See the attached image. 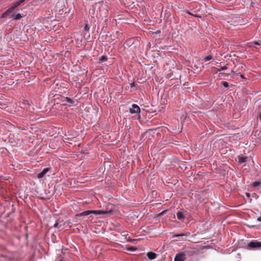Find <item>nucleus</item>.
<instances>
[{
	"label": "nucleus",
	"instance_id": "obj_1",
	"mask_svg": "<svg viewBox=\"0 0 261 261\" xmlns=\"http://www.w3.org/2000/svg\"><path fill=\"white\" fill-rule=\"evenodd\" d=\"M113 212V209L111 208L108 211L105 210H87L85 211L82 213H81L77 215L78 216H88L91 214H94L96 215H101V214H107L109 213H111Z\"/></svg>",
	"mask_w": 261,
	"mask_h": 261
},
{
	"label": "nucleus",
	"instance_id": "obj_2",
	"mask_svg": "<svg viewBox=\"0 0 261 261\" xmlns=\"http://www.w3.org/2000/svg\"><path fill=\"white\" fill-rule=\"evenodd\" d=\"M261 248V242L255 240L251 241L247 245V248L249 250H253Z\"/></svg>",
	"mask_w": 261,
	"mask_h": 261
},
{
	"label": "nucleus",
	"instance_id": "obj_3",
	"mask_svg": "<svg viewBox=\"0 0 261 261\" xmlns=\"http://www.w3.org/2000/svg\"><path fill=\"white\" fill-rule=\"evenodd\" d=\"M129 113L131 114L139 113H140V108L136 104H133L132 108H129Z\"/></svg>",
	"mask_w": 261,
	"mask_h": 261
},
{
	"label": "nucleus",
	"instance_id": "obj_4",
	"mask_svg": "<svg viewBox=\"0 0 261 261\" xmlns=\"http://www.w3.org/2000/svg\"><path fill=\"white\" fill-rule=\"evenodd\" d=\"M185 259V254L180 252L176 254L174 261H184Z\"/></svg>",
	"mask_w": 261,
	"mask_h": 261
},
{
	"label": "nucleus",
	"instance_id": "obj_5",
	"mask_svg": "<svg viewBox=\"0 0 261 261\" xmlns=\"http://www.w3.org/2000/svg\"><path fill=\"white\" fill-rule=\"evenodd\" d=\"M49 168H45L43 170L37 174V177L38 178H41L44 176V175L48 172Z\"/></svg>",
	"mask_w": 261,
	"mask_h": 261
},
{
	"label": "nucleus",
	"instance_id": "obj_6",
	"mask_svg": "<svg viewBox=\"0 0 261 261\" xmlns=\"http://www.w3.org/2000/svg\"><path fill=\"white\" fill-rule=\"evenodd\" d=\"M147 256L149 259H150V260H153L156 257L157 255L154 252L150 251L147 252Z\"/></svg>",
	"mask_w": 261,
	"mask_h": 261
},
{
	"label": "nucleus",
	"instance_id": "obj_7",
	"mask_svg": "<svg viewBox=\"0 0 261 261\" xmlns=\"http://www.w3.org/2000/svg\"><path fill=\"white\" fill-rule=\"evenodd\" d=\"M25 0H19L18 1L15 2L14 3L12 6L11 7L12 9H15L16 8L18 7L21 4H22L23 2H24Z\"/></svg>",
	"mask_w": 261,
	"mask_h": 261
},
{
	"label": "nucleus",
	"instance_id": "obj_8",
	"mask_svg": "<svg viewBox=\"0 0 261 261\" xmlns=\"http://www.w3.org/2000/svg\"><path fill=\"white\" fill-rule=\"evenodd\" d=\"M22 15L19 13H14L11 15V18L13 20H19L22 17Z\"/></svg>",
	"mask_w": 261,
	"mask_h": 261
},
{
	"label": "nucleus",
	"instance_id": "obj_9",
	"mask_svg": "<svg viewBox=\"0 0 261 261\" xmlns=\"http://www.w3.org/2000/svg\"><path fill=\"white\" fill-rule=\"evenodd\" d=\"M256 45H261V41L258 40L256 41H253L252 42V44L250 45V47H254L255 48L258 49Z\"/></svg>",
	"mask_w": 261,
	"mask_h": 261
},
{
	"label": "nucleus",
	"instance_id": "obj_10",
	"mask_svg": "<svg viewBox=\"0 0 261 261\" xmlns=\"http://www.w3.org/2000/svg\"><path fill=\"white\" fill-rule=\"evenodd\" d=\"M177 218L178 220H180L184 218V214L182 212L178 211L176 214Z\"/></svg>",
	"mask_w": 261,
	"mask_h": 261
},
{
	"label": "nucleus",
	"instance_id": "obj_11",
	"mask_svg": "<svg viewBox=\"0 0 261 261\" xmlns=\"http://www.w3.org/2000/svg\"><path fill=\"white\" fill-rule=\"evenodd\" d=\"M247 158H248L247 156H241V157L239 156L238 158L239 163L240 164H242L243 163L246 162Z\"/></svg>",
	"mask_w": 261,
	"mask_h": 261
},
{
	"label": "nucleus",
	"instance_id": "obj_12",
	"mask_svg": "<svg viewBox=\"0 0 261 261\" xmlns=\"http://www.w3.org/2000/svg\"><path fill=\"white\" fill-rule=\"evenodd\" d=\"M65 101L70 104L69 106L73 105L74 101L68 97H66L65 99Z\"/></svg>",
	"mask_w": 261,
	"mask_h": 261
},
{
	"label": "nucleus",
	"instance_id": "obj_13",
	"mask_svg": "<svg viewBox=\"0 0 261 261\" xmlns=\"http://www.w3.org/2000/svg\"><path fill=\"white\" fill-rule=\"evenodd\" d=\"M108 60V58L106 56H102L99 58V62L103 63Z\"/></svg>",
	"mask_w": 261,
	"mask_h": 261
},
{
	"label": "nucleus",
	"instance_id": "obj_14",
	"mask_svg": "<svg viewBox=\"0 0 261 261\" xmlns=\"http://www.w3.org/2000/svg\"><path fill=\"white\" fill-rule=\"evenodd\" d=\"M261 184V182L259 181H256L252 183V186L254 188L259 186Z\"/></svg>",
	"mask_w": 261,
	"mask_h": 261
},
{
	"label": "nucleus",
	"instance_id": "obj_15",
	"mask_svg": "<svg viewBox=\"0 0 261 261\" xmlns=\"http://www.w3.org/2000/svg\"><path fill=\"white\" fill-rule=\"evenodd\" d=\"M212 58H213L212 56L208 55V56H205L203 60L204 61V62H207V61L211 60Z\"/></svg>",
	"mask_w": 261,
	"mask_h": 261
},
{
	"label": "nucleus",
	"instance_id": "obj_16",
	"mask_svg": "<svg viewBox=\"0 0 261 261\" xmlns=\"http://www.w3.org/2000/svg\"><path fill=\"white\" fill-rule=\"evenodd\" d=\"M186 252L190 255H192L195 253V251L193 249H190V250H187Z\"/></svg>",
	"mask_w": 261,
	"mask_h": 261
},
{
	"label": "nucleus",
	"instance_id": "obj_17",
	"mask_svg": "<svg viewBox=\"0 0 261 261\" xmlns=\"http://www.w3.org/2000/svg\"><path fill=\"white\" fill-rule=\"evenodd\" d=\"M137 250V248L134 246H130L127 248V250L129 251H134Z\"/></svg>",
	"mask_w": 261,
	"mask_h": 261
},
{
	"label": "nucleus",
	"instance_id": "obj_18",
	"mask_svg": "<svg viewBox=\"0 0 261 261\" xmlns=\"http://www.w3.org/2000/svg\"><path fill=\"white\" fill-rule=\"evenodd\" d=\"M221 83L225 88H228L229 86L228 83L226 82L222 81Z\"/></svg>",
	"mask_w": 261,
	"mask_h": 261
},
{
	"label": "nucleus",
	"instance_id": "obj_19",
	"mask_svg": "<svg viewBox=\"0 0 261 261\" xmlns=\"http://www.w3.org/2000/svg\"><path fill=\"white\" fill-rule=\"evenodd\" d=\"M90 30V27L88 24H85L84 26V31L85 32H88Z\"/></svg>",
	"mask_w": 261,
	"mask_h": 261
},
{
	"label": "nucleus",
	"instance_id": "obj_20",
	"mask_svg": "<svg viewBox=\"0 0 261 261\" xmlns=\"http://www.w3.org/2000/svg\"><path fill=\"white\" fill-rule=\"evenodd\" d=\"M14 9H12V8L11 7V8H10L9 9H8L6 12V13L8 14V15H9L10 13H11L13 10Z\"/></svg>",
	"mask_w": 261,
	"mask_h": 261
},
{
	"label": "nucleus",
	"instance_id": "obj_21",
	"mask_svg": "<svg viewBox=\"0 0 261 261\" xmlns=\"http://www.w3.org/2000/svg\"><path fill=\"white\" fill-rule=\"evenodd\" d=\"M192 16L195 17H198V18H200L201 16L198 14H192Z\"/></svg>",
	"mask_w": 261,
	"mask_h": 261
},
{
	"label": "nucleus",
	"instance_id": "obj_22",
	"mask_svg": "<svg viewBox=\"0 0 261 261\" xmlns=\"http://www.w3.org/2000/svg\"><path fill=\"white\" fill-rule=\"evenodd\" d=\"M185 234H183V233H180V234H176L175 236V237H181V236H184Z\"/></svg>",
	"mask_w": 261,
	"mask_h": 261
},
{
	"label": "nucleus",
	"instance_id": "obj_23",
	"mask_svg": "<svg viewBox=\"0 0 261 261\" xmlns=\"http://www.w3.org/2000/svg\"><path fill=\"white\" fill-rule=\"evenodd\" d=\"M257 118L259 119L261 121V111L259 113Z\"/></svg>",
	"mask_w": 261,
	"mask_h": 261
},
{
	"label": "nucleus",
	"instance_id": "obj_24",
	"mask_svg": "<svg viewBox=\"0 0 261 261\" xmlns=\"http://www.w3.org/2000/svg\"><path fill=\"white\" fill-rule=\"evenodd\" d=\"M7 15H8V14H7V13H6V12H5L3 14V15H2V17H3V18H4V17H6V16H7Z\"/></svg>",
	"mask_w": 261,
	"mask_h": 261
},
{
	"label": "nucleus",
	"instance_id": "obj_25",
	"mask_svg": "<svg viewBox=\"0 0 261 261\" xmlns=\"http://www.w3.org/2000/svg\"><path fill=\"white\" fill-rule=\"evenodd\" d=\"M227 69V67L226 66H224L223 67H221V70H224Z\"/></svg>",
	"mask_w": 261,
	"mask_h": 261
},
{
	"label": "nucleus",
	"instance_id": "obj_26",
	"mask_svg": "<svg viewBox=\"0 0 261 261\" xmlns=\"http://www.w3.org/2000/svg\"><path fill=\"white\" fill-rule=\"evenodd\" d=\"M239 74H240V77L242 78V79H245L244 75L240 73H239Z\"/></svg>",
	"mask_w": 261,
	"mask_h": 261
},
{
	"label": "nucleus",
	"instance_id": "obj_27",
	"mask_svg": "<svg viewBox=\"0 0 261 261\" xmlns=\"http://www.w3.org/2000/svg\"><path fill=\"white\" fill-rule=\"evenodd\" d=\"M257 220L258 221V222H260L261 221V216L260 217H259L257 218Z\"/></svg>",
	"mask_w": 261,
	"mask_h": 261
},
{
	"label": "nucleus",
	"instance_id": "obj_28",
	"mask_svg": "<svg viewBox=\"0 0 261 261\" xmlns=\"http://www.w3.org/2000/svg\"><path fill=\"white\" fill-rule=\"evenodd\" d=\"M58 225V223L57 222H56L54 225V227H57V226Z\"/></svg>",
	"mask_w": 261,
	"mask_h": 261
},
{
	"label": "nucleus",
	"instance_id": "obj_29",
	"mask_svg": "<svg viewBox=\"0 0 261 261\" xmlns=\"http://www.w3.org/2000/svg\"><path fill=\"white\" fill-rule=\"evenodd\" d=\"M186 12H187L188 14L191 15H192V14H193V13H192L191 12H189V11H186Z\"/></svg>",
	"mask_w": 261,
	"mask_h": 261
},
{
	"label": "nucleus",
	"instance_id": "obj_30",
	"mask_svg": "<svg viewBox=\"0 0 261 261\" xmlns=\"http://www.w3.org/2000/svg\"><path fill=\"white\" fill-rule=\"evenodd\" d=\"M246 196H247L248 197H250V194H249V193H247L246 194Z\"/></svg>",
	"mask_w": 261,
	"mask_h": 261
},
{
	"label": "nucleus",
	"instance_id": "obj_31",
	"mask_svg": "<svg viewBox=\"0 0 261 261\" xmlns=\"http://www.w3.org/2000/svg\"><path fill=\"white\" fill-rule=\"evenodd\" d=\"M133 86H134V83H131V84H130V87H133Z\"/></svg>",
	"mask_w": 261,
	"mask_h": 261
},
{
	"label": "nucleus",
	"instance_id": "obj_32",
	"mask_svg": "<svg viewBox=\"0 0 261 261\" xmlns=\"http://www.w3.org/2000/svg\"><path fill=\"white\" fill-rule=\"evenodd\" d=\"M231 72H232V73H234V71L233 70H231Z\"/></svg>",
	"mask_w": 261,
	"mask_h": 261
},
{
	"label": "nucleus",
	"instance_id": "obj_33",
	"mask_svg": "<svg viewBox=\"0 0 261 261\" xmlns=\"http://www.w3.org/2000/svg\"><path fill=\"white\" fill-rule=\"evenodd\" d=\"M59 261H63V260H62V259H60Z\"/></svg>",
	"mask_w": 261,
	"mask_h": 261
}]
</instances>
